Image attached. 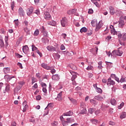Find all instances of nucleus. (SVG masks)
I'll return each instance as SVG.
<instances>
[{
  "label": "nucleus",
  "mask_w": 126,
  "mask_h": 126,
  "mask_svg": "<svg viewBox=\"0 0 126 126\" xmlns=\"http://www.w3.org/2000/svg\"><path fill=\"white\" fill-rule=\"evenodd\" d=\"M117 36L119 38L120 44H121V45H124L125 43H124V42H122V41H126V33L124 32L122 34L120 32H118L117 33Z\"/></svg>",
  "instance_id": "obj_1"
},
{
  "label": "nucleus",
  "mask_w": 126,
  "mask_h": 126,
  "mask_svg": "<svg viewBox=\"0 0 126 126\" xmlns=\"http://www.w3.org/2000/svg\"><path fill=\"white\" fill-rule=\"evenodd\" d=\"M72 122H74L73 119H70V118H67L66 121L62 120V124L63 126H68V124H71Z\"/></svg>",
  "instance_id": "obj_2"
},
{
  "label": "nucleus",
  "mask_w": 126,
  "mask_h": 126,
  "mask_svg": "<svg viewBox=\"0 0 126 126\" xmlns=\"http://www.w3.org/2000/svg\"><path fill=\"white\" fill-rule=\"evenodd\" d=\"M61 23L62 27H66L68 25V21L66 18H63L61 21Z\"/></svg>",
  "instance_id": "obj_3"
},
{
  "label": "nucleus",
  "mask_w": 126,
  "mask_h": 126,
  "mask_svg": "<svg viewBox=\"0 0 126 126\" xmlns=\"http://www.w3.org/2000/svg\"><path fill=\"white\" fill-rule=\"evenodd\" d=\"M76 9H72L67 11L68 14H74L75 15H76V16H78V13H76L77 11Z\"/></svg>",
  "instance_id": "obj_4"
},
{
  "label": "nucleus",
  "mask_w": 126,
  "mask_h": 126,
  "mask_svg": "<svg viewBox=\"0 0 126 126\" xmlns=\"http://www.w3.org/2000/svg\"><path fill=\"white\" fill-rule=\"evenodd\" d=\"M102 26H103V22H102V21H100L97 24L96 27L95 29L96 32L99 31V30L101 28V27H102Z\"/></svg>",
  "instance_id": "obj_5"
},
{
  "label": "nucleus",
  "mask_w": 126,
  "mask_h": 126,
  "mask_svg": "<svg viewBox=\"0 0 126 126\" xmlns=\"http://www.w3.org/2000/svg\"><path fill=\"white\" fill-rule=\"evenodd\" d=\"M104 98H105V96H102L101 95H98L94 96L95 100H97V101H103Z\"/></svg>",
  "instance_id": "obj_6"
},
{
  "label": "nucleus",
  "mask_w": 126,
  "mask_h": 126,
  "mask_svg": "<svg viewBox=\"0 0 126 126\" xmlns=\"http://www.w3.org/2000/svg\"><path fill=\"white\" fill-rule=\"evenodd\" d=\"M46 49L49 52H55V51L56 50V47H54V46L51 45L48 46L46 47Z\"/></svg>",
  "instance_id": "obj_7"
},
{
  "label": "nucleus",
  "mask_w": 126,
  "mask_h": 126,
  "mask_svg": "<svg viewBox=\"0 0 126 126\" xmlns=\"http://www.w3.org/2000/svg\"><path fill=\"white\" fill-rule=\"evenodd\" d=\"M23 52L25 54H27L29 52V47H28V46L25 45L23 47Z\"/></svg>",
  "instance_id": "obj_8"
},
{
  "label": "nucleus",
  "mask_w": 126,
  "mask_h": 126,
  "mask_svg": "<svg viewBox=\"0 0 126 126\" xmlns=\"http://www.w3.org/2000/svg\"><path fill=\"white\" fill-rule=\"evenodd\" d=\"M41 66L43 68L47 69V70H50V69H51V67L45 63H42L41 64Z\"/></svg>",
  "instance_id": "obj_9"
},
{
  "label": "nucleus",
  "mask_w": 126,
  "mask_h": 126,
  "mask_svg": "<svg viewBox=\"0 0 126 126\" xmlns=\"http://www.w3.org/2000/svg\"><path fill=\"white\" fill-rule=\"evenodd\" d=\"M18 12L20 16H24V15H25V13H24V10H23L22 7L19 8L18 10Z\"/></svg>",
  "instance_id": "obj_10"
},
{
  "label": "nucleus",
  "mask_w": 126,
  "mask_h": 126,
  "mask_svg": "<svg viewBox=\"0 0 126 126\" xmlns=\"http://www.w3.org/2000/svg\"><path fill=\"white\" fill-rule=\"evenodd\" d=\"M109 12L111 15H114L116 12L115 11V8L113 6L109 7Z\"/></svg>",
  "instance_id": "obj_11"
},
{
  "label": "nucleus",
  "mask_w": 126,
  "mask_h": 126,
  "mask_svg": "<svg viewBox=\"0 0 126 126\" xmlns=\"http://www.w3.org/2000/svg\"><path fill=\"white\" fill-rule=\"evenodd\" d=\"M63 92L62 91L58 94L57 99L58 101H62V100H63Z\"/></svg>",
  "instance_id": "obj_12"
},
{
  "label": "nucleus",
  "mask_w": 126,
  "mask_h": 126,
  "mask_svg": "<svg viewBox=\"0 0 126 126\" xmlns=\"http://www.w3.org/2000/svg\"><path fill=\"white\" fill-rule=\"evenodd\" d=\"M72 115H73V112H72V111H69V112H68L67 113H65L63 114V117H65V116H72Z\"/></svg>",
  "instance_id": "obj_13"
},
{
  "label": "nucleus",
  "mask_w": 126,
  "mask_h": 126,
  "mask_svg": "<svg viewBox=\"0 0 126 126\" xmlns=\"http://www.w3.org/2000/svg\"><path fill=\"white\" fill-rule=\"evenodd\" d=\"M33 12V7H31L30 8L27 9V13L28 15H30Z\"/></svg>",
  "instance_id": "obj_14"
},
{
  "label": "nucleus",
  "mask_w": 126,
  "mask_h": 126,
  "mask_svg": "<svg viewBox=\"0 0 126 126\" xmlns=\"http://www.w3.org/2000/svg\"><path fill=\"white\" fill-rule=\"evenodd\" d=\"M44 17L45 19H49V18H51V15H50V13L45 12L44 13Z\"/></svg>",
  "instance_id": "obj_15"
},
{
  "label": "nucleus",
  "mask_w": 126,
  "mask_h": 126,
  "mask_svg": "<svg viewBox=\"0 0 126 126\" xmlns=\"http://www.w3.org/2000/svg\"><path fill=\"white\" fill-rule=\"evenodd\" d=\"M10 90V86L9 85H7L5 87V90L3 91V93H6Z\"/></svg>",
  "instance_id": "obj_16"
},
{
  "label": "nucleus",
  "mask_w": 126,
  "mask_h": 126,
  "mask_svg": "<svg viewBox=\"0 0 126 126\" xmlns=\"http://www.w3.org/2000/svg\"><path fill=\"white\" fill-rule=\"evenodd\" d=\"M107 84V85H109V86L111 85H114V84H115V82L112 80V79H108Z\"/></svg>",
  "instance_id": "obj_17"
},
{
  "label": "nucleus",
  "mask_w": 126,
  "mask_h": 126,
  "mask_svg": "<svg viewBox=\"0 0 126 126\" xmlns=\"http://www.w3.org/2000/svg\"><path fill=\"white\" fill-rule=\"evenodd\" d=\"M91 23H92V26H93V27H95V26H96V27H97V20H93V21H92Z\"/></svg>",
  "instance_id": "obj_18"
},
{
  "label": "nucleus",
  "mask_w": 126,
  "mask_h": 126,
  "mask_svg": "<svg viewBox=\"0 0 126 126\" xmlns=\"http://www.w3.org/2000/svg\"><path fill=\"white\" fill-rule=\"evenodd\" d=\"M70 73L72 75V79H75L77 77V73L74 72H70Z\"/></svg>",
  "instance_id": "obj_19"
},
{
  "label": "nucleus",
  "mask_w": 126,
  "mask_h": 126,
  "mask_svg": "<svg viewBox=\"0 0 126 126\" xmlns=\"http://www.w3.org/2000/svg\"><path fill=\"white\" fill-rule=\"evenodd\" d=\"M12 78H15L14 76H10L8 74H7L4 76V79H12Z\"/></svg>",
  "instance_id": "obj_20"
},
{
  "label": "nucleus",
  "mask_w": 126,
  "mask_h": 126,
  "mask_svg": "<svg viewBox=\"0 0 126 126\" xmlns=\"http://www.w3.org/2000/svg\"><path fill=\"white\" fill-rule=\"evenodd\" d=\"M119 79V78L116 76L115 74H112L110 76V77L108 79Z\"/></svg>",
  "instance_id": "obj_21"
},
{
  "label": "nucleus",
  "mask_w": 126,
  "mask_h": 126,
  "mask_svg": "<svg viewBox=\"0 0 126 126\" xmlns=\"http://www.w3.org/2000/svg\"><path fill=\"white\" fill-rule=\"evenodd\" d=\"M123 53L124 52L122 51H121L119 49L118 50H116V54L117 56H119V57H122V55Z\"/></svg>",
  "instance_id": "obj_22"
},
{
  "label": "nucleus",
  "mask_w": 126,
  "mask_h": 126,
  "mask_svg": "<svg viewBox=\"0 0 126 126\" xmlns=\"http://www.w3.org/2000/svg\"><path fill=\"white\" fill-rule=\"evenodd\" d=\"M10 71V68L9 67H4L3 68V72L4 73H8Z\"/></svg>",
  "instance_id": "obj_23"
},
{
  "label": "nucleus",
  "mask_w": 126,
  "mask_h": 126,
  "mask_svg": "<svg viewBox=\"0 0 126 126\" xmlns=\"http://www.w3.org/2000/svg\"><path fill=\"white\" fill-rule=\"evenodd\" d=\"M80 32L81 33H83V32L84 33H86V32H87V29L85 27H83L80 30Z\"/></svg>",
  "instance_id": "obj_24"
},
{
  "label": "nucleus",
  "mask_w": 126,
  "mask_h": 126,
  "mask_svg": "<svg viewBox=\"0 0 126 126\" xmlns=\"http://www.w3.org/2000/svg\"><path fill=\"white\" fill-rule=\"evenodd\" d=\"M111 104L113 105V106H115L117 103V101L115 98H112L111 101H110Z\"/></svg>",
  "instance_id": "obj_25"
},
{
  "label": "nucleus",
  "mask_w": 126,
  "mask_h": 126,
  "mask_svg": "<svg viewBox=\"0 0 126 126\" xmlns=\"http://www.w3.org/2000/svg\"><path fill=\"white\" fill-rule=\"evenodd\" d=\"M24 31L26 32V34L29 35L30 34V30L28 28H25L24 29Z\"/></svg>",
  "instance_id": "obj_26"
},
{
  "label": "nucleus",
  "mask_w": 126,
  "mask_h": 126,
  "mask_svg": "<svg viewBox=\"0 0 126 126\" xmlns=\"http://www.w3.org/2000/svg\"><path fill=\"white\" fill-rule=\"evenodd\" d=\"M91 1H92V2H93V3L95 4L96 7H100V4H99L98 2L94 1V0H91Z\"/></svg>",
  "instance_id": "obj_27"
},
{
  "label": "nucleus",
  "mask_w": 126,
  "mask_h": 126,
  "mask_svg": "<svg viewBox=\"0 0 126 126\" xmlns=\"http://www.w3.org/2000/svg\"><path fill=\"white\" fill-rule=\"evenodd\" d=\"M20 89H21V87L20 86H17L14 89L15 93H17L18 91H20Z\"/></svg>",
  "instance_id": "obj_28"
},
{
  "label": "nucleus",
  "mask_w": 126,
  "mask_h": 126,
  "mask_svg": "<svg viewBox=\"0 0 126 126\" xmlns=\"http://www.w3.org/2000/svg\"><path fill=\"white\" fill-rule=\"evenodd\" d=\"M81 111L82 114H86L87 110L85 107L84 108H81Z\"/></svg>",
  "instance_id": "obj_29"
},
{
  "label": "nucleus",
  "mask_w": 126,
  "mask_h": 126,
  "mask_svg": "<svg viewBox=\"0 0 126 126\" xmlns=\"http://www.w3.org/2000/svg\"><path fill=\"white\" fill-rule=\"evenodd\" d=\"M116 56H118L117 55V51L114 50L111 54V57H116Z\"/></svg>",
  "instance_id": "obj_30"
},
{
  "label": "nucleus",
  "mask_w": 126,
  "mask_h": 126,
  "mask_svg": "<svg viewBox=\"0 0 126 126\" xmlns=\"http://www.w3.org/2000/svg\"><path fill=\"white\" fill-rule=\"evenodd\" d=\"M86 69L87 70H94V68L93 67V66L90 65L86 68Z\"/></svg>",
  "instance_id": "obj_31"
},
{
  "label": "nucleus",
  "mask_w": 126,
  "mask_h": 126,
  "mask_svg": "<svg viewBox=\"0 0 126 126\" xmlns=\"http://www.w3.org/2000/svg\"><path fill=\"white\" fill-rule=\"evenodd\" d=\"M91 122L94 124V125H96V124H98V120L96 119H92L91 120Z\"/></svg>",
  "instance_id": "obj_32"
},
{
  "label": "nucleus",
  "mask_w": 126,
  "mask_h": 126,
  "mask_svg": "<svg viewBox=\"0 0 126 126\" xmlns=\"http://www.w3.org/2000/svg\"><path fill=\"white\" fill-rule=\"evenodd\" d=\"M126 117V112H123L121 116H120V118L121 119H125Z\"/></svg>",
  "instance_id": "obj_33"
},
{
  "label": "nucleus",
  "mask_w": 126,
  "mask_h": 126,
  "mask_svg": "<svg viewBox=\"0 0 126 126\" xmlns=\"http://www.w3.org/2000/svg\"><path fill=\"white\" fill-rule=\"evenodd\" d=\"M111 34L113 35H118V32L115 31L114 29H111Z\"/></svg>",
  "instance_id": "obj_34"
},
{
  "label": "nucleus",
  "mask_w": 126,
  "mask_h": 126,
  "mask_svg": "<svg viewBox=\"0 0 126 126\" xmlns=\"http://www.w3.org/2000/svg\"><path fill=\"white\" fill-rule=\"evenodd\" d=\"M54 57H55V59H56L57 60H59V59L61 58V56L59 55V54L58 53H55L54 54Z\"/></svg>",
  "instance_id": "obj_35"
},
{
  "label": "nucleus",
  "mask_w": 126,
  "mask_h": 126,
  "mask_svg": "<svg viewBox=\"0 0 126 126\" xmlns=\"http://www.w3.org/2000/svg\"><path fill=\"white\" fill-rule=\"evenodd\" d=\"M32 52H34V51H36V52H37V51H38V48L37 47H36V46H35V45H32Z\"/></svg>",
  "instance_id": "obj_36"
},
{
  "label": "nucleus",
  "mask_w": 126,
  "mask_h": 126,
  "mask_svg": "<svg viewBox=\"0 0 126 126\" xmlns=\"http://www.w3.org/2000/svg\"><path fill=\"white\" fill-rule=\"evenodd\" d=\"M125 25V22L124 21H121L119 22V27H123Z\"/></svg>",
  "instance_id": "obj_37"
},
{
  "label": "nucleus",
  "mask_w": 126,
  "mask_h": 126,
  "mask_svg": "<svg viewBox=\"0 0 126 126\" xmlns=\"http://www.w3.org/2000/svg\"><path fill=\"white\" fill-rule=\"evenodd\" d=\"M60 78V77H59V75L56 74L52 76V79H59Z\"/></svg>",
  "instance_id": "obj_38"
},
{
  "label": "nucleus",
  "mask_w": 126,
  "mask_h": 126,
  "mask_svg": "<svg viewBox=\"0 0 126 126\" xmlns=\"http://www.w3.org/2000/svg\"><path fill=\"white\" fill-rule=\"evenodd\" d=\"M125 106V103L124 102L121 103L120 105L118 106V109H121Z\"/></svg>",
  "instance_id": "obj_39"
},
{
  "label": "nucleus",
  "mask_w": 126,
  "mask_h": 126,
  "mask_svg": "<svg viewBox=\"0 0 126 126\" xmlns=\"http://www.w3.org/2000/svg\"><path fill=\"white\" fill-rule=\"evenodd\" d=\"M90 102L91 103V104H94V105L97 104V101L94 99H91Z\"/></svg>",
  "instance_id": "obj_40"
},
{
  "label": "nucleus",
  "mask_w": 126,
  "mask_h": 126,
  "mask_svg": "<svg viewBox=\"0 0 126 126\" xmlns=\"http://www.w3.org/2000/svg\"><path fill=\"white\" fill-rule=\"evenodd\" d=\"M96 92H97L98 93H102V92H103V91H102V89H101V88L96 87Z\"/></svg>",
  "instance_id": "obj_41"
},
{
  "label": "nucleus",
  "mask_w": 126,
  "mask_h": 126,
  "mask_svg": "<svg viewBox=\"0 0 126 126\" xmlns=\"http://www.w3.org/2000/svg\"><path fill=\"white\" fill-rule=\"evenodd\" d=\"M80 107L81 108H85L86 107V105L84 102H82L80 103Z\"/></svg>",
  "instance_id": "obj_42"
},
{
  "label": "nucleus",
  "mask_w": 126,
  "mask_h": 126,
  "mask_svg": "<svg viewBox=\"0 0 126 126\" xmlns=\"http://www.w3.org/2000/svg\"><path fill=\"white\" fill-rule=\"evenodd\" d=\"M5 42L6 46H8V36L5 37Z\"/></svg>",
  "instance_id": "obj_43"
},
{
  "label": "nucleus",
  "mask_w": 126,
  "mask_h": 126,
  "mask_svg": "<svg viewBox=\"0 0 126 126\" xmlns=\"http://www.w3.org/2000/svg\"><path fill=\"white\" fill-rule=\"evenodd\" d=\"M66 54L67 56H73L74 55V53L72 51H70V52H67Z\"/></svg>",
  "instance_id": "obj_44"
},
{
  "label": "nucleus",
  "mask_w": 126,
  "mask_h": 126,
  "mask_svg": "<svg viewBox=\"0 0 126 126\" xmlns=\"http://www.w3.org/2000/svg\"><path fill=\"white\" fill-rule=\"evenodd\" d=\"M94 111H95V110L94 109V108H90L89 109V112L90 113V114H93V112H94Z\"/></svg>",
  "instance_id": "obj_45"
},
{
  "label": "nucleus",
  "mask_w": 126,
  "mask_h": 126,
  "mask_svg": "<svg viewBox=\"0 0 126 126\" xmlns=\"http://www.w3.org/2000/svg\"><path fill=\"white\" fill-rule=\"evenodd\" d=\"M116 80L119 83L121 82V83H123V82H125V81H126L125 79H116Z\"/></svg>",
  "instance_id": "obj_46"
},
{
  "label": "nucleus",
  "mask_w": 126,
  "mask_h": 126,
  "mask_svg": "<svg viewBox=\"0 0 126 126\" xmlns=\"http://www.w3.org/2000/svg\"><path fill=\"white\" fill-rule=\"evenodd\" d=\"M47 109H48V107H46L45 109V113L44 114V116H46V115H47L48 114H49V110H47Z\"/></svg>",
  "instance_id": "obj_47"
},
{
  "label": "nucleus",
  "mask_w": 126,
  "mask_h": 126,
  "mask_svg": "<svg viewBox=\"0 0 126 126\" xmlns=\"http://www.w3.org/2000/svg\"><path fill=\"white\" fill-rule=\"evenodd\" d=\"M70 67H71V68H72V69H73L74 70H75V69H76V66L74 64H71Z\"/></svg>",
  "instance_id": "obj_48"
},
{
  "label": "nucleus",
  "mask_w": 126,
  "mask_h": 126,
  "mask_svg": "<svg viewBox=\"0 0 126 126\" xmlns=\"http://www.w3.org/2000/svg\"><path fill=\"white\" fill-rule=\"evenodd\" d=\"M34 36H38L39 35V30H36L34 33Z\"/></svg>",
  "instance_id": "obj_49"
},
{
  "label": "nucleus",
  "mask_w": 126,
  "mask_h": 126,
  "mask_svg": "<svg viewBox=\"0 0 126 126\" xmlns=\"http://www.w3.org/2000/svg\"><path fill=\"white\" fill-rule=\"evenodd\" d=\"M42 33L44 37H47V36H48V32H47L46 31L42 32Z\"/></svg>",
  "instance_id": "obj_50"
},
{
  "label": "nucleus",
  "mask_w": 126,
  "mask_h": 126,
  "mask_svg": "<svg viewBox=\"0 0 126 126\" xmlns=\"http://www.w3.org/2000/svg\"><path fill=\"white\" fill-rule=\"evenodd\" d=\"M27 109H28V105H27L23 108V112L24 113L27 111Z\"/></svg>",
  "instance_id": "obj_51"
},
{
  "label": "nucleus",
  "mask_w": 126,
  "mask_h": 126,
  "mask_svg": "<svg viewBox=\"0 0 126 126\" xmlns=\"http://www.w3.org/2000/svg\"><path fill=\"white\" fill-rule=\"evenodd\" d=\"M22 106L23 107H26V106H28V105H27V102L26 101H24L22 104Z\"/></svg>",
  "instance_id": "obj_52"
},
{
  "label": "nucleus",
  "mask_w": 126,
  "mask_h": 126,
  "mask_svg": "<svg viewBox=\"0 0 126 126\" xmlns=\"http://www.w3.org/2000/svg\"><path fill=\"white\" fill-rule=\"evenodd\" d=\"M40 31L42 32V33H43V32H44L45 31H46V29H45V28L44 27V26H42V27L40 28Z\"/></svg>",
  "instance_id": "obj_53"
},
{
  "label": "nucleus",
  "mask_w": 126,
  "mask_h": 126,
  "mask_svg": "<svg viewBox=\"0 0 126 126\" xmlns=\"http://www.w3.org/2000/svg\"><path fill=\"white\" fill-rule=\"evenodd\" d=\"M101 108L102 110H104V109H106V108H108V106L104 105V104H102L101 106Z\"/></svg>",
  "instance_id": "obj_54"
},
{
  "label": "nucleus",
  "mask_w": 126,
  "mask_h": 126,
  "mask_svg": "<svg viewBox=\"0 0 126 126\" xmlns=\"http://www.w3.org/2000/svg\"><path fill=\"white\" fill-rule=\"evenodd\" d=\"M0 46L1 47L4 46V43L3 42V40L0 41Z\"/></svg>",
  "instance_id": "obj_55"
},
{
  "label": "nucleus",
  "mask_w": 126,
  "mask_h": 126,
  "mask_svg": "<svg viewBox=\"0 0 126 126\" xmlns=\"http://www.w3.org/2000/svg\"><path fill=\"white\" fill-rule=\"evenodd\" d=\"M17 65H18V66H19L20 68H21V69L23 68V67L22 66V64H21L20 63H18Z\"/></svg>",
  "instance_id": "obj_56"
},
{
  "label": "nucleus",
  "mask_w": 126,
  "mask_h": 126,
  "mask_svg": "<svg viewBox=\"0 0 126 126\" xmlns=\"http://www.w3.org/2000/svg\"><path fill=\"white\" fill-rule=\"evenodd\" d=\"M60 49L61 50H62V51L63 50H65V47L64 46V45H63V44H62L61 47H60Z\"/></svg>",
  "instance_id": "obj_57"
},
{
  "label": "nucleus",
  "mask_w": 126,
  "mask_h": 126,
  "mask_svg": "<svg viewBox=\"0 0 126 126\" xmlns=\"http://www.w3.org/2000/svg\"><path fill=\"white\" fill-rule=\"evenodd\" d=\"M11 6L12 10H13V9L14 8V2H12L11 3Z\"/></svg>",
  "instance_id": "obj_58"
},
{
  "label": "nucleus",
  "mask_w": 126,
  "mask_h": 126,
  "mask_svg": "<svg viewBox=\"0 0 126 126\" xmlns=\"http://www.w3.org/2000/svg\"><path fill=\"white\" fill-rule=\"evenodd\" d=\"M93 12H94V11L92 9H90L88 11L89 14H92Z\"/></svg>",
  "instance_id": "obj_59"
},
{
  "label": "nucleus",
  "mask_w": 126,
  "mask_h": 126,
  "mask_svg": "<svg viewBox=\"0 0 126 126\" xmlns=\"http://www.w3.org/2000/svg\"><path fill=\"white\" fill-rule=\"evenodd\" d=\"M36 53L39 55L40 57H43V54H42V53L40 52V51L39 50H37Z\"/></svg>",
  "instance_id": "obj_60"
},
{
  "label": "nucleus",
  "mask_w": 126,
  "mask_h": 126,
  "mask_svg": "<svg viewBox=\"0 0 126 126\" xmlns=\"http://www.w3.org/2000/svg\"><path fill=\"white\" fill-rule=\"evenodd\" d=\"M88 76L89 78H91V77H92L93 76V74L91 73H89L88 74Z\"/></svg>",
  "instance_id": "obj_61"
},
{
  "label": "nucleus",
  "mask_w": 126,
  "mask_h": 126,
  "mask_svg": "<svg viewBox=\"0 0 126 126\" xmlns=\"http://www.w3.org/2000/svg\"><path fill=\"white\" fill-rule=\"evenodd\" d=\"M36 99L37 101H39V100H41V95L36 96Z\"/></svg>",
  "instance_id": "obj_62"
},
{
  "label": "nucleus",
  "mask_w": 126,
  "mask_h": 126,
  "mask_svg": "<svg viewBox=\"0 0 126 126\" xmlns=\"http://www.w3.org/2000/svg\"><path fill=\"white\" fill-rule=\"evenodd\" d=\"M70 101H71V102H72V103H75V100L73 98H70V97H68Z\"/></svg>",
  "instance_id": "obj_63"
},
{
  "label": "nucleus",
  "mask_w": 126,
  "mask_h": 126,
  "mask_svg": "<svg viewBox=\"0 0 126 126\" xmlns=\"http://www.w3.org/2000/svg\"><path fill=\"white\" fill-rule=\"evenodd\" d=\"M52 125L53 126H58V122H55L54 123L52 124Z\"/></svg>",
  "instance_id": "obj_64"
}]
</instances>
